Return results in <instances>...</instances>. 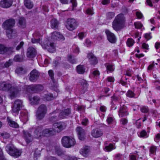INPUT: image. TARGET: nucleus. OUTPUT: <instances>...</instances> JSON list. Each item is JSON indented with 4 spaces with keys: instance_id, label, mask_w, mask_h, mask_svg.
Returning <instances> with one entry per match:
<instances>
[{
    "instance_id": "c85d7f7f",
    "label": "nucleus",
    "mask_w": 160,
    "mask_h": 160,
    "mask_svg": "<svg viewBox=\"0 0 160 160\" xmlns=\"http://www.w3.org/2000/svg\"><path fill=\"white\" fill-rule=\"evenodd\" d=\"M24 136L26 142L29 143L32 140V138L31 137L30 134L28 131L24 132Z\"/></svg>"
},
{
    "instance_id": "5701e85b",
    "label": "nucleus",
    "mask_w": 160,
    "mask_h": 160,
    "mask_svg": "<svg viewBox=\"0 0 160 160\" xmlns=\"http://www.w3.org/2000/svg\"><path fill=\"white\" fill-rule=\"evenodd\" d=\"M20 108V100H16L14 103L13 106L12 107V110L14 112L18 114Z\"/></svg>"
},
{
    "instance_id": "ddd939ff",
    "label": "nucleus",
    "mask_w": 160,
    "mask_h": 160,
    "mask_svg": "<svg viewBox=\"0 0 160 160\" xmlns=\"http://www.w3.org/2000/svg\"><path fill=\"white\" fill-rule=\"evenodd\" d=\"M51 38L53 40H56L63 41L65 40L63 36L60 32H54L52 33Z\"/></svg>"
},
{
    "instance_id": "a878e982",
    "label": "nucleus",
    "mask_w": 160,
    "mask_h": 160,
    "mask_svg": "<svg viewBox=\"0 0 160 160\" xmlns=\"http://www.w3.org/2000/svg\"><path fill=\"white\" fill-rule=\"evenodd\" d=\"M89 152V148L88 146L83 147L81 149L80 153L83 156H86Z\"/></svg>"
},
{
    "instance_id": "338daca9",
    "label": "nucleus",
    "mask_w": 160,
    "mask_h": 160,
    "mask_svg": "<svg viewBox=\"0 0 160 160\" xmlns=\"http://www.w3.org/2000/svg\"><path fill=\"white\" fill-rule=\"evenodd\" d=\"M144 37L147 40H149L152 38L150 33H146L145 34Z\"/></svg>"
},
{
    "instance_id": "4468645a",
    "label": "nucleus",
    "mask_w": 160,
    "mask_h": 160,
    "mask_svg": "<svg viewBox=\"0 0 160 160\" xmlns=\"http://www.w3.org/2000/svg\"><path fill=\"white\" fill-rule=\"evenodd\" d=\"M105 33L107 35L108 40L112 43H115L116 41V38L115 35L111 32L109 30H106Z\"/></svg>"
},
{
    "instance_id": "9b49d317",
    "label": "nucleus",
    "mask_w": 160,
    "mask_h": 160,
    "mask_svg": "<svg viewBox=\"0 0 160 160\" xmlns=\"http://www.w3.org/2000/svg\"><path fill=\"white\" fill-rule=\"evenodd\" d=\"M48 73L52 82L53 83L52 84V89L56 91L57 92H59V90L57 88L58 87V85L57 82L54 81V73L51 70H49L48 71Z\"/></svg>"
},
{
    "instance_id": "39448f33",
    "label": "nucleus",
    "mask_w": 160,
    "mask_h": 160,
    "mask_svg": "<svg viewBox=\"0 0 160 160\" xmlns=\"http://www.w3.org/2000/svg\"><path fill=\"white\" fill-rule=\"evenodd\" d=\"M5 149L8 154L15 158H17L20 155L19 150L12 144H8L6 146Z\"/></svg>"
},
{
    "instance_id": "cd10ccee",
    "label": "nucleus",
    "mask_w": 160,
    "mask_h": 160,
    "mask_svg": "<svg viewBox=\"0 0 160 160\" xmlns=\"http://www.w3.org/2000/svg\"><path fill=\"white\" fill-rule=\"evenodd\" d=\"M7 121L8 122L9 126L13 128H17L19 127V125L15 122L12 121L9 117H8Z\"/></svg>"
},
{
    "instance_id": "e433bc0d",
    "label": "nucleus",
    "mask_w": 160,
    "mask_h": 160,
    "mask_svg": "<svg viewBox=\"0 0 160 160\" xmlns=\"http://www.w3.org/2000/svg\"><path fill=\"white\" fill-rule=\"evenodd\" d=\"M107 122L109 124H112L114 122L113 117L111 115H108L107 118Z\"/></svg>"
},
{
    "instance_id": "6e6d98bb",
    "label": "nucleus",
    "mask_w": 160,
    "mask_h": 160,
    "mask_svg": "<svg viewBox=\"0 0 160 160\" xmlns=\"http://www.w3.org/2000/svg\"><path fill=\"white\" fill-rule=\"evenodd\" d=\"M99 72L98 70H95L92 72V75L95 78H98L99 75Z\"/></svg>"
},
{
    "instance_id": "20e7f679",
    "label": "nucleus",
    "mask_w": 160,
    "mask_h": 160,
    "mask_svg": "<svg viewBox=\"0 0 160 160\" xmlns=\"http://www.w3.org/2000/svg\"><path fill=\"white\" fill-rule=\"evenodd\" d=\"M58 110H56L51 114V117L50 118V121L53 122L57 120L58 116L60 118L63 119L69 115L71 113V110L70 108L65 109L62 110L58 114Z\"/></svg>"
},
{
    "instance_id": "dca6fc26",
    "label": "nucleus",
    "mask_w": 160,
    "mask_h": 160,
    "mask_svg": "<svg viewBox=\"0 0 160 160\" xmlns=\"http://www.w3.org/2000/svg\"><path fill=\"white\" fill-rule=\"evenodd\" d=\"M37 54V51L35 48L32 47H29L27 51V55L29 58H34Z\"/></svg>"
},
{
    "instance_id": "052dcab7",
    "label": "nucleus",
    "mask_w": 160,
    "mask_h": 160,
    "mask_svg": "<svg viewBox=\"0 0 160 160\" xmlns=\"http://www.w3.org/2000/svg\"><path fill=\"white\" fill-rule=\"evenodd\" d=\"M86 33L84 32H80L78 34V37L79 38L82 40L83 38L85 37Z\"/></svg>"
},
{
    "instance_id": "9d476101",
    "label": "nucleus",
    "mask_w": 160,
    "mask_h": 160,
    "mask_svg": "<svg viewBox=\"0 0 160 160\" xmlns=\"http://www.w3.org/2000/svg\"><path fill=\"white\" fill-rule=\"evenodd\" d=\"M15 24V21L12 18L6 20L2 24L3 28L6 30H11Z\"/></svg>"
},
{
    "instance_id": "a211bd4d",
    "label": "nucleus",
    "mask_w": 160,
    "mask_h": 160,
    "mask_svg": "<svg viewBox=\"0 0 160 160\" xmlns=\"http://www.w3.org/2000/svg\"><path fill=\"white\" fill-rule=\"evenodd\" d=\"M13 0H1L0 2V6L3 8H8L12 5Z\"/></svg>"
},
{
    "instance_id": "09e8293b",
    "label": "nucleus",
    "mask_w": 160,
    "mask_h": 160,
    "mask_svg": "<svg viewBox=\"0 0 160 160\" xmlns=\"http://www.w3.org/2000/svg\"><path fill=\"white\" fill-rule=\"evenodd\" d=\"M12 60L10 59L8 61L6 62L4 64V67L6 68H8L10 66L12 63Z\"/></svg>"
},
{
    "instance_id": "4d7b16f0",
    "label": "nucleus",
    "mask_w": 160,
    "mask_h": 160,
    "mask_svg": "<svg viewBox=\"0 0 160 160\" xmlns=\"http://www.w3.org/2000/svg\"><path fill=\"white\" fill-rule=\"evenodd\" d=\"M40 39H38L36 38V37H34L33 36V38L32 39V42L33 43H38L40 42Z\"/></svg>"
},
{
    "instance_id": "774afa93",
    "label": "nucleus",
    "mask_w": 160,
    "mask_h": 160,
    "mask_svg": "<svg viewBox=\"0 0 160 160\" xmlns=\"http://www.w3.org/2000/svg\"><path fill=\"white\" fill-rule=\"evenodd\" d=\"M13 60L16 62H20V56L18 55H16L14 57Z\"/></svg>"
},
{
    "instance_id": "49530a36",
    "label": "nucleus",
    "mask_w": 160,
    "mask_h": 160,
    "mask_svg": "<svg viewBox=\"0 0 160 160\" xmlns=\"http://www.w3.org/2000/svg\"><path fill=\"white\" fill-rule=\"evenodd\" d=\"M140 110L142 112L146 113L148 112L149 109L147 106H143L141 107Z\"/></svg>"
},
{
    "instance_id": "a18cd8bd",
    "label": "nucleus",
    "mask_w": 160,
    "mask_h": 160,
    "mask_svg": "<svg viewBox=\"0 0 160 160\" xmlns=\"http://www.w3.org/2000/svg\"><path fill=\"white\" fill-rule=\"evenodd\" d=\"M115 14L113 12H108L106 15L107 18L108 19H111L114 17Z\"/></svg>"
},
{
    "instance_id": "c9c22d12",
    "label": "nucleus",
    "mask_w": 160,
    "mask_h": 160,
    "mask_svg": "<svg viewBox=\"0 0 160 160\" xmlns=\"http://www.w3.org/2000/svg\"><path fill=\"white\" fill-rule=\"evenodd\" d=\"M138 135L139 137L144 138H147L148 136L146 131L145 130H143L140 132L138 134Z\"/></svg>"
},
{
    "instance_id": "bf43d9fd",
    "label": "nucleus",
    "mask_w": 160,
    "mask_h": 160,
    "mask_svg": "<svg viewBox=\"0 0 160 160\" xmlns=\"http://www.w3.org/2000/svg\"><path fill=\"white\" fill-rule=\"evenodd\" d=\"M128 120L126 118H122L120 121L121 124L124 125L128 122Z\"/></svg>"
},
{
    "instance_id": "3c124183",
    "label": "nucleus",
    "mask_w": 160,
    "mask_h": 160,
    "mask_svg": "<svg viewBox=\"0 0 160 160\" xmlns=\"http://www.w3.org/2000/svg\"><path fill=\"white\" fill-rule=\"evenodd\" d=\"M86 13L88 15H92L94 14V12L92 8H88L86 10Z\"/></svg>"
},
{
    "instance_id": "4be33fe9",
    "label": "nucleus",
    "mask_w": 160,
    "mask_h": 160,
    "mask_svg": "<svg viewBox=\"0 0 160 160\" xmlns=\"http://www.w3.org/2000/svg\"><path fill=\"white\" fill-rule=\"evenodd\" d=\"M80 83L81 85V93H84L88 90V83L84 79L82 80Z\"/></svg>"
},
{
    "instance_id": "f257e3e1",
    "label": "nucleus",
    "mask_w": 160,
    "mask_h": 160,
    "mask_svg": "<svg viewBox=\"0 0 160 160\" xmlns=\"http://www.w3.org/2000/svg\"><path fill=\"white\" fill-rule=\"evenodd\" d=\"M66 125L63 122H59L54 123L52 129H46L42 131L41 126L37 127L34 132L33 137L39 139L43 137H49L54 134L56 132H59L65 128Z\"/></svg>"
},
{
    "instance_id": "72a5a7b5",
    "label": "nucleus",
    "mask_w": 160,
    "mask_h": 160,
    "mask_svg": "<svg viewBox=\"0 0 160 160\" xmlns=\"http://www.w3.org/2000/svg\"><path fill=\"white\" fill-rule=\"evenodd\" d=\"M77 72L80 74L84 73L85 71V69L83 65H79L77 67Z\"/></svg>"
},
{
    "instance_id": "393cba45",
    "label": "nucleus",
    "mask_w": 160,
    "mask_h": 160,
    "mask_svg": "<svg viewBox=\"0 0 160 160\" xmlns=\"http://www.w3.org/2000/svg\"><path fill=\"white\" fill-rule=\"evenodd\" d=\"M12 50L11 47L8 48L2 44H0V54H4L8 51H11Z\"/></svg>"
},
{
    "instance_id": "0eeeda50",
    "label": "nucleus",
    "mask_w": 160,
    "mask_h": 160,
    "mask_svg": "<svg viewBox=\"0 0 160 160\" xmlns=\"http://www.w3.org/2000/svg\"><path fill=\"white\" fill-rule=\"evenodd\" d=\"M51 41L50 39H46L42 44V46L44 49H48L50 52H53L55 50L54 44Z\"/></svg>"
},
{
    "instance_id": "f704fd0d",
    "label": "nucleus",
    "mask_w": 160,
    "mask_h": 160,
    "mask_svg": "<svg viewBox=\"0 0 160 160\" xmlns=\"http://www.w3.org/2000/svg\"><path fill=\"white\" fill-rule=\"evenodd\" d=\"M24 4L27 8L31 9L33 7V4L30 0H24Z\"/></svg>"
},
{
    "instance_id": "5fc2aeb1",
    "label": "nucleus",
    "mask_w": 160,
    "mask_h": 160,
    "mask_svg": "<svg viewBox=\"0 0 160 160\" xmlns=\"http://www.w3.org/2000/svg\"><path fill=\"white\" fill-rule=\"evenodd\" d=\"M142 48L145 50V52H147V50L149 49V46L148 44L144 43L142 45Z\"/></svg>"
},
{
    "instance_id": "0e129e2a",
    "label": "nucleus",
    "mask_w": 160,
    "mask_h": 160,
    "mask_svg": "<svg viewBox=\"0 0 160 160\" xmlns=\"http://www.w3.org/2000/svg\"><path fill=\"white\" fill-rule=\"evenodd\" d=\"M92 44L91 42L88 39H86L85 41V45L88 47L90 46Z\"/></svg>"
},
{
    "instance_id": "680f3d73",
    "label": "nucleus",
    "mask_w": 160,
    "mask_h": 160,
    "mask_svg": "<svg viewBox=\"0 0 160 160\" xmlns=\"http://www.w3.org/2000/svg\"><path fill=\"white\" fill-rule=\"evenodd\" d=\"M129 160H137L138 156L134 154H130L129 155Z\"/></svg>"
},
{
    "instance_id": "473e14b6",
    "label": "nucleus",
    "mask_w": 160,
    "mask_h": 160,
    "mask_svg": "<svg viewBox=\"0 0 160 160\" xmlns=\"http://www.w3.org/2000/svg\"><path fill=\"white\" fill-rule=\"evenodd\" d=\"M54 98L51 94H45L42 97V99L44 101H49L52 100Z\"/></svg>"
},
{
    "instance_id": "79ce46f5",
    "label": "nucleus",
    "mask_w": 160,
    "mask_h": 160,
    "mask_svg": "<svg viewBox=\"0 0 160 160\" xmlns=\"http://www.w3.org/2000/svg\"><path fill=\"white\" fill-rule=\"evenodd\" d=\"M21 28H24L26 26V21L25 19L23 17H21Z\"/></svg>"
},
{
    "instance_id": "e2e57ef3",
    "label": "nucleus",
    "mask_w": 160,
    "mask_h": 160,
    "mask_svg": "<svg viewBox=\"0 0 160 160\" xmlns=\"http://www.w3.org/2000/svg\"><path fill=\"white\" fill-rule=\"evenodd\" d=\"M136 14L138 19H141L143 17V15L142 13L140 12L139 11L136 12Z\"/></svg>"
},
{
    "instance_id": "7ed1b4c3",
    "label": "nucleus",
    "mask_w": 160,
    "mask_h": 160,
    "mask_svg": "<svg viewBox=\"0 0 160 160\" xmlns=\"http://www.w3.org/2000/svg\"><path fill=\"white\" fill-rule=\"evenodd\" d=\"M112 25L113 28L116 31L123 28L125 26V19L123 15H118L113 22Z\"/></svg>"
},
{
    "instance_id": "4c0bfd02",
    "label": "nucleus",
    "mask_w": 160,
    "mask_h": 160,
    "mask_svg": "<svg viewBox=\"0 0 160 160\" xmlns=\"http://www.w3.org/2000/svg\"><path fill=\"white\" fill-rule=\"evenodd\" d=\"M22 117V118H21L22 121H26L28 119V114L26 111H24L23 114L22 113V112L21 111V116Z\"/></svg>"
},
{
    "instance_id": "6ab92c4d",
    "label": "nucleus",
    "mask_w": 160,
    "mask_h": 160,
    "mask_svg": "<svg viewBox=\"0 0 160 160\" xmlns=\"http://www.w3.org/2000/svg\"><path fill=\"white\" fill-rule=\"evenodd\" d=\"M102 134V131L98 128H96L93 129L91 132V135L95 138L99 137L101 136Z\"/></svg>"
},
{
    "instance_id": "6e6552de",
    "label": "nucleus",
    "mask_w": 160,
    "mask_h": 160,
    "mask_svg": "<svg viewBox=\"0 0 160 160\" xmlns=\"http://www.w3.org/2000/svg\"><path fill=\"white\" fill-rule=\"evenodd\" d=\"M78 26L77 21L73 18H68L66 22V27L69 31H72L75 29Z\"/></svg>"
},
{
    "instance_id": "69168bd1",
    "label": "nucleus",
    "mask_w": 160,
    "mask_h": 160,
    "mask_svg": "<svg viewBox=\"0 0 160 160\" xmlns=\"http://www.w3.org/2000/svg\"><path fill=\"white\" fill-rule=\"evenodd\" d=\"M33 36L34 37H36V38L40 39V38L41 37V35L39 32L37 31L34 33Z\"/></svg>"
},
{
    "instance_id": "f8f14e48",
    "label": "nucleus",
    "mask_w": 160,
    "mask_h": 160,
    "mask_svg": "<svg viewBox=\"0 0 160 160\" xmlns=\"http://www.w3.org/2000/svg\"><path fill=\"white\" fill-rule=\"evenodd\" d=\"M29 77V80L32 82H35L37 81L39 76V72L36 70H33L30 72Z\"/></svg>"
},
{
    "instance_id": "7c9ffc66",
    "label": "nucleus",
    "mask_w": 160,
    "mask_h": 160,
    "mask_svg": "<svg viewBox=\"0 0 160 160\" xmlns=\"http://www.w3.org/2000/svg\"><path fill=\"white\" fill-rule=\"evenodd\" d=\"M29 87L33 91L42 90L43 89V86L40 85H31Z\"/></svg>"
},
{
    "instance_id": "864d4df0",
    "label": "nucleus",
    "mask_w": 160,
    "mask_h": 160,
    "mask_svg": "<svg viewBox=\"0 0 160 160\" xmlns=\"http://www.w3.org/2000/svg\"><path fill=\"white\" fill-rule=\"evenodd\" d=\"M122 155L120 153H118L115 155V158L116 160H122Z\"/></svg>"
},
{
    "instance_id": "a19ab883",
    "label": "nucleus",
    "mask_w": 160,
    "mask_h": 160,
    "mask_svg": "<svg viewBox=\"0 0 160 160\" xmlns=\"http://www.w3.org/2000/svg\"><path fill=\"white\" fill-rule=\"evenodd\" d=\"M157 150V147L155 146L152 145L150 148V154L154 155Z\"/></svg>"
},
{
    "instance_id": "2eb2a0df",
    "label": "nucleus",
    "mask_w": 160,
    "mask_h": 160,
    "mask_svg": "<svg viewBox=\"0 0 160 160\" xmlns=\"http://www.w3.org/2000/svg\"><path fill=\"white\" fill-rule=\"evenodd\" d=\"M79 138L81 140H83L86 137V131L80 127H78L76 129Z\"/></svg>"
},
{
    "instance_id": "423d86ee",
    "label": "nucleus",
    "mask_w": 160,
    "mask_h": 160,
    "mask_svg": "<svg viewBox=\"0 0 160 160\" xmlns=\"http://www.w3.org/2000/svg\"><path fill=\"white\" fill-rule=\"evenodd\" d=\"M63 146L67 148H69L74 146L76 143L75 139L72 137L64 136L62 139Z\"/></svg>"
},
{
    "instance_id": "f03ea898",
    "label": "nucleus",
    "mask_w": 160,
    "mask_h": 160,
    "mask_svg": "<svg viewBox=\"0 0 160 160\" xmlns=\"http://www.w3.org/2000/svg\"><path fill=\"white\" fill-rule=\"evenodd\" d=\"M0 90L4 91H8L9 95L12 98L16 97L19 92L18 87H12L11 84L6 82H0Z\"/></svg>"
},
{
    "instance_id": "603ef678",
    "label": "nucleus",
    "mask_w": 160,
    "mask_h": 160,
    "mask_svg": "<svg viewBox=\"0 0 160 160\" xmlns=\"http://www.w3.org/2000/svg\"><path fill=\"white\" fill-rule=\"evenodd\" d=\"M73 49V52L74 53H78L79 52V49L78 47V46H77L76 45H74L72 46Z\"/></svg>"
},
{
    "instance_id": "bb28decb",
    "label": "nucleus",
    "mask_w": 160,
    "mask_h": 160,
    "mask_svg": "<svg viewBox=\"0 0 160 160\" xmlns=\"http://www.w3.org/2000/svg\"><path fill=\"white\" fill-rule=\"evenodd\" d=\"M51 27L54 29H57L59 24V22L56 19L54 18L51 21Z\"/></svg>"
},
{
    "instance_id": "f3484780",
    "label": "nucleus",
    "mask_w": 160,
    "mask_h": 160,
    "mask_svg": "<svg viewBox=\"0 0 160 160\" xmlns=\"http://www.w3.org/2000/svg\"><path fill=\"white\" fill-rule=\"evenodd\" d=\"M118 115L120 117H123L128 115L127 107L123 105L121 107L118 111Z\"/></svg>"
},
{
    "instance_id": "2f4dec72",
    "label": "nucleus",
    "mask_w": 160,
    "mask_h": 160,
    "mask_svg": "<svg viewBox=\"0 0 160 160\" xmlns=\"http://www.w3.org/2000/svg\"><path fill=\"white\" fill-rule=\"evenodd\" d=\"M105 65L106 68L108 72H111L114 71V67L113 65L107 63L105 64Z\"/></svg>"
},
{
    "instance_id": "8fccbe9b",
    "label": "nucleus",
    "mask_w": 160,
    "mask_h": 160,
    "mask_svg": "<svg viewBox=\"0 0 160 160\" xmlns=\"http://www.w3.org/2000/svg\"><path fill=\"white\" fill-rule=\"evenodd\" d=\"M157 65L158 64L157 63H155L154 62L150 64L149 65L148 68V71H151L155 67V65Z\"/></svg>"
},
{
    "instance_id": "412c9836",
    "label": "nucleus",
    "mask_w": 160,
    "mask_h": 160,
    "mask_svg": "<svg viewBox=\"0 0 160 160\" xmlns=\"http://www.w3.org/2000/svg\"><path fill=\"white\" fill-rule=\"evenodd\" d=\"M87 58L89 59V62L92 64H96L98 62L97 58L92 53H88Z\"/></svg>"
},
{
    "instance_id": "37998d69",
    "label": "nucleus",
    "mask_w": 160,
    "mask_h": 160,
    "mask_svg": "<svg viewBox=\"0 0 160 160\" xmlns=\"http://www.w3.org/2000/svg\"><path fill=\"white\" fill-rule=\"evenodd\" d=\"M109 140L111 142H116L118 141V139L117 136H113L109 138Z\"/></svg>"
},
{
    "instance_id": "1a4fd4ad",
    "label": "nucleus",
    "mask_w": 160,
    "mask_h": 160,
    "mask_svg": "<svg viewBox=\"0 0 160 160\" xmlns=\"http://www.w3.org/2000/svg\"><path fill=\"white\" fill-rule=\"evenodd\" d=\"M46 106L44 104H42L38 107L36 112V116L39 120H41L45 116L47 113Z\"/></svg>"
},
{
    "instance_id": "de8ad7c7",
    "label": "nucleus",
    "mask_w": 160,
    "mask_h": 160,
    "mask_svg": "<svg viewBox=\"0 0 160 160\" xmlns=\"http://www.w3.org/2000/svg\"><path fill=\"white\" fill-rule=\"evenodd\" d=\"M68 61L72 64L76 63L77 62L76 60L72 58V56L71 55H69L68 57Z\"/></svg>"
},
{
    "instance_id": "13d9d810",
    "label": "nucleus",
    "mask_w": 160,
    "mask_h": 160,
    "mask_svg": "<svg viewBox=\"0 0 160 160\" xmlns=\"http://www.w3.org/2000/svg\"><path fill=\"white\" fill-rule=\"evenodd\" d=\"M154 141L157 142H158L160 141V133H158L155 135L154 138Z\"/></svg>"
},
{
    "instance_id": "b1692460",
    "label": "nucleus",
    "mask_w": 160,
    "mask_h": 160,
    "mask_svg": "<svg viewBox=\"0 0 160 160\" xmlns=\"http://www.w3.org/2000/svg\"><path fill=\"white\" fill-rule=\"evenodd\" d=\"M140 90H138L137 92L134 93L131 90H128L127 92L126 96L130 98H137L139 95Z\"/></svg>"
},
{
    "instance_id": "aec40b11",
    "label": "nucleus",
    "mask_w": 160,
    "mask_h": 160,
    "mask_svg": "<svg viewBox=\"0 0 160 160\" xmlns=\"http://www.w3.org/2000/svg\"><path fill=\"white\" fill-rule=\"evenodd\" d=\"M7 37L9 39L14 38L17 36V32L16 30L11 29V30H8L6 31Z\"/></svg>"
},
{
    "instance_id": "c756f323",
    "label": "nucleus",
    "mask_w": 160,
    "mask_h": 160,
    "mask_svg": "<svg viewBox=\"0 0 160 160\" xmlns=\"http://www.w3.org/2000/svg\"><path fill=\"white\" fill-rule=\"evenodd\" d=\"M29 100L32 104H37L39 103L40 98L37 96H34L32 98H29Z\"/></svg>"
},
{
    "instance_id": "58836bf2",
    "label": "nucleus",
    "mask_w": 160,
    "mask_h": 160,
    "mask_svg": "<svg viewBox=\"0 0 160 160\" xmlns=\"http://www.w3.org/2000/svg\"><path fill=\"white\" fill-rule=\"evenodd\" d=\"M115 146L112 143L109 144L108 146H106L105 147V149L108 152L111 151L113 149H115Z\"/></svg>"
},
{
    "instance_id": "c03bdc74",
    "label": "nucleus",
    "mask_w": 160,
    "mask_h": 160,
    "mask_svg": "<svg viewBox=\"0 0 160 160\" xmlns=\"http://www.w3.org/2000/svg\"><path fill=\"white\" fill-rule=\"evenodd\" d=\"M134 25L135 28L137 29H140L143 26V25L142 23L139 22H134Z\"/></svg>"
},
{
    "instance_id": "ea45409f",
    "label": "nucleus",
    "mask_w": 160,
    "mask_h": 160,
    "mask_svg": "<svg viewBox=\"0 0 160 160\" xmlns=\"http://www.w3.org/2000/svg\"><path fill=\"white\" fill-rule=\"evenodd\" d=\"M134 43V40L132 38H128L126 42L127 45L129 47L132 46Z\"/></svg>"
}]
</instances>
